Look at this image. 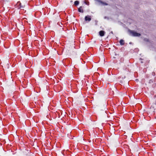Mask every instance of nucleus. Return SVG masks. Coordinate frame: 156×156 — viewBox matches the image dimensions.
<instances>
[{"instance_id": "obj_2", "label": "nucleus", "mask_w": 156, "mask_h": 156, "mask_svg": "<svg viewBox=\"0 0 156 156\" xmlns=\"http://www.w3.org/2000/svg\"><path fill=\"white\" fill-rule=\"evenodd\" d=\"M85 20L86 21H90L91 20V16H85Z\"/></svg>"}, {"instance_id": "obj_3", "label": "nucleus", "mask_w": 156, "mask_h": 156, "mask_svg": "<svg viewBox=\"0 0 156 156\" xmlns=\"http://www.w3.org/2000/svg\"><path fill=\"white\" fill-rule=\"evenodd\" d=\"M105 32L103 30L100 31L99 32V34L100 36L102 37L104 36Z\"/></svg>"}, {"instance_id": "obj_5", "label": "nucleus", "mask_w": 156, "mask_h": 156, "mask_svg": "<svg viewBox=\"0 0 156 156\" xmlns=\"http://www.w3.org/2000/svg\"><path fill=\"white\" fill-rule=\"evenodd\" d=\"M78 11L80 12H82V13L83 12V9H82V6H80V8H78Z\"/></svg>"}, {"instance_id": "obj_8", "label": "nucleus", "mask_w": 156, "mask_h": 156, "mask_svg": "<svg viewBox=\"0 0 156 156\" xmlns=\"http://www.w3.org/2000/svg\"><path fill=\"white\" fill-rule=\"evenodd\" d=\"M153 81L152 80H149V83H153Z\"/></svg>"}, {"instance_id": "obj_1", "label": "nucleus", "mask_w": 156, "mask_h": 156, "mask_svg": "<svg viewBox=\"0 0 156 156\" xmlns=\"http://www.w3.org/2000/svg\"><path fill=\"white\" fill-rule=\"evenodd\" d=\"M128 31L130 34L133 36H140L141 35L140 34L135 32L133 30H129Z\"/></svg>"}, {"instance_id": "obj_11", "label": "nucleus", "mask_w": 156, "mask_h": 156, "mask_svg": "<svg viewBox=\"0 0 156 156\" xmlns=\"http://www.w3.org/2000/svg\"><path fill=\"white\" fill-rule=\"evenodd\" d=\"M137 80H138L136 79V81H137Z\"/></svg>"}, {"instance_id": "obj_7", "label": "nucleus", "mask_w": 156, "mask_h": 156, "mask_svg": "<svg viewBox=\"0 0 156 156\" xmlns=\"http://www.w3.org/2000/svg\"><path fill=\"white\" fill-rule=\"evenodd\" d=\"M152 108L153 109V111L154 112L155 110V109L154 108V107L153 106H151V107H150V109H151Z\"/></svg>"}, {"instance_id": "obj_9", "label": "nucleus", "mask_w": 156, "mask_h": 156, "mask_svg": "<svg viewBox=\"0 0 156 156\" xmlns=\"http://www.w3.org/2000/svg\"><path fill=\"white\" fill-rule=\"evenodd\" d=\"M20 8H23V7L21 6V4L20 3Z\"/></svg>"}, {"instance_id": "obj_10", "label": "nucleus", "mask_w": 156, "mask_h": 156, "mask_svg": "<svg viewBox=\"0 0 156 156\" xmlns=\"http://www.w3.org/2000/svg\"><path fill=\"white\" fill-rule=\"evenodd\" d=\"M103 4H104L105 5H107V3H103Z\"/></svg>"}, {"instance_id": "obj_4", "label": "nucleus", "mask_w": 156, "mask_h": 156, "mask_svg": "<svg viewBox=\"0 0 156 156\" xmlns=\"http://www.w3.org/2000/svg\"><path fill=\"white\" fill-rule=\"evenodd\" d=\"M119 43H120V44L121 45H123L124 44H125L124 41L122 39H121L119 41Z\"/></svg>"}, {"instance_id": "obj_12", "label": "nucleus", "mask_w": 156, "mask_h": 156, "mask_svg": "<svg viewBox=\"0 0 156 156\" xmlns=\"http://www.w3.org/2000/svg\"><path fill=\"white\" fill-rule=\"evenodd\" d=\"M155 105H156V103H155Z\"/></svg>"}, {"instance_id": "obj_6", "label": "nucleus", "mask_w": 156, "mask_h": 156, "mask_svg": "<svg viewBox=\"0 0 156 156\" xmlns=\"http://www.w3.org/2000/svg\"><path fill=\"white\" fill-rule=\"evenodd\" d=\"M79 4V2L77 1H76L74 2V5H77Z\"/></svg>"}]
</instances>
